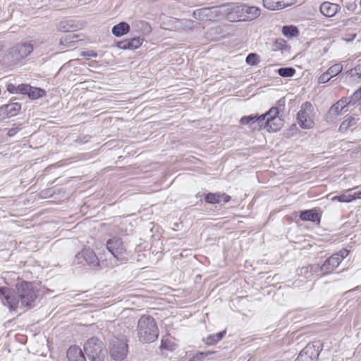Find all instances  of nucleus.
Masks as SVG:
<instances>
[{"label": "nucleus", "instance_id": "obj_1", "mask_svg": "<svg viewBox=\"0 0 361 361\" xmlns=\"http://www.w3.org/2000/svg\"><path fill=\"white\" fill-rule=\"evenodd\" d=\"M0 296L4 297L11 310H15L19 305L31 307L37 293L32 283L21 281L16 284V292L7 287H0Z\"/></svg>", "mask_w": 361, "mask_h": 361}, {"label": "nucleus", "instance_id": "obj_2", "mask_svg": "<svg viewBox=\"0 0 361 361\" xmlns=\"http://www.w3.org/2000/svg\"><path fill=\"white\" fill-rule=\"evenodd\" d=\"M110 257L102 262L105 267L113 268L119 263L128 261L129 255L123 245V241L118 238H112L107 240L106 244Z\"/></svg>", "mask_w": 361, "mask_h": 361}, {"label": "nucleus", "instance_id": "obj_3", "mask_svg": "<svg viewBox=\"0 0 361 361\" xmlns=\"http://www.w3.org/2000/svg\"><path fill=\"white\" fill-rule=\"evenodd\" d=\"M137 335L142 343H152L159 336V329L154 319L149 315H142L137 322Z\"/></svg>", "mask_w": 361, "mask_h": 361}, {"label": "nucleus", "instance_id": "obj_4", "mask_svg": "<svg viewBox=\"0 0 361 361\" xmlns=\"http://www.w3.org/2000/svg\"><path fill=\"white\" fill-rule=\"evenodd\" d=\"M84 350L92 361H102L104 357L102 343L97 338L92 337L87 340L84 345Z\"/></svg>", "mask_w": 361, "mask_h": 361}, {"label": "nucleus", "instance_id": "obj_5", "mask_svg": "<svg viewBox=\"0 0 361 361\" xmlns=\"http://www.w3.org/2000/svg\"><path fill=\"white\" fill-rule=\"evenodd\" d=\"M297 120L302 128L310 129L313 127V106L311 103L306 102L302 104L297 114Z\"/></svg>", "mask_w": 361, "mask_h": 361}, {"label": "nucleus", "instance_id": "obj_6", "mask_svg": "<svg viewBox=\"0 0 361 361\" xmlns=\"http://www.w3.org/2000/svg\"><path fill=\"white\" fill-rule=\"evenodd\" d=\"M102 261L99 259L94 252L90 248H85L77 253L74 259L75 264L86 263L92 267H104L102 263Z\"/></svg>", "mask_w": 361, "mask_h": 361}, {"label": "nucleus", "instance_id": "obj_7", "mask_svg": "<svg viewBox=\"0 0 361 361\" xmlns=\"http://www.w3.org/2000/svg\"><path fill=\"white\" fill-rule=\"evenodd\" d=\"M109 352L114 360H123L128 353V344L124 339L114 338L111 341Z\"/></svg>", "mask_w": 361, "mask_h": 361}, {"label": "nucleus", "instance_id": "obj_8", "mask_svg": "<svg viewBox=\"0 0 361 361\" xmlns=\"http://www.w3.org/2000/svg\"><path fill=\"white\" fill-rule=\"evenodd\" d=\"M221 13L225 15L226 18L230 22L243 21V4H230L221 6Z\"/></svg>", "mask_w": 361, "mask_h": 361}, {"label": "nucleus", "instance_id": "obj_9", "mask_svg": "<svg viewBox=\"0 0 361 361\" xmlns=\"http://www.w3.org/2000/svg\"><path fill=\"white\" fill-rule=\"evenodd\" d=\"M33 51V46L30 42H23L14 46L10 52L14 61H20L26 58Z\"/></svg>", "mask_w": 361, "mask_h": 361}, {"label": "nucleus", "instance_id": "obj_10", "mask_svg": "<svg viewBox=\"0 0 361 361\" xmlns=\"http://www.w3.org/2000/svg\"><path fill=\"white\" fill-rule=\"evenodd\" d=\"M279 114V109L278 107H271L267 113L262 114L261 116H257V121H256V124L253 126V128H266L270 123L271 121L269 119L274 120L273 116H277Z\"/></svg>", "mask_w": 361, "mask_h": 361}, {"label": "nucleus", "instance_id": "obj_11", "mask_svg": "<svg viewBox=\"0 0 361 361\" xmlns=\"http://www.w3.org/2000/svg\"><path fill=\"white\" fill-rule=\"evenodd\" d=\"M296 0H262L263 6L270 11L283 9L295 4Z\"/></svg>", "mask_w": 361, "mask_h": 361}, {"label": "nucleus", "instance_id": "obj_12", "mask_svg": "<svg viewBox=\"0 0 361 361\" xmlns=\"http://www.w3.org/2000/svg\"><path fill=\"white\" fill-rule=\"evenodd\" d=\"M338 257H335L333 255L326 259L323 264L321 266L320 271L322 272V275H326L332 273L341 264Z\"/></svg>", "mask_w": 361, "mask_h": 361}, {"label": "nucleus", "instance_id": "obj_13", "mask_svg": "<svg viewBox=\"0 0 361 361\" xmlns=\"http://www.w3.org/2000/svg\"><path fill=\"white\" fill-rule=\"evenodd\" d=\"M243 21L252 20L258 18L261 14V9L254 6H248L243 4Z\"/></svg>", "mask_w": 361, "mask_h": 361}, {"label": "nucleus", "instance_id": "obj_14", "mask_svg": "<svg viewBox=\"0 0 361 361\" xmlns=\"http://www.w3.org/2000/svg\"><path fill=\"white\" fill-rule=\"evenodd\" d=\"M341 7L338 4L326 1L320 5V12L326 17H333L340 10Z\"/></svg>", "mask_w": 361, "mask_h": 361}, {"label": "nucleus", "instance_id": "obj_15", "mask_svg": "<svg viewBox=\"0 0 361 361\" xmlns=\"http://www.w3.org/2000/svg\"><path fill=\"white\" fill-rule=\"evenodd\" d=\"M68 361H86L82 350L77 346H71L67 351Z\"/></svg>", "mask_w": 361, "mask_h": 361}, {"label": "nucleus", "instance_id": "obj_16", "mask_svg": "<svg viewBox=\"0 0 361 361\" xmlns=\"http://www.w3.org/2000/svg\"><path fill=\"white\" fill-rule=\"evenodd\" d=\"M132 26L134 32L141 35H147L152 31L150 25L144 20L135 21Z\"/></svg>", "mask_w": 361, "mask_h": 361}, {"label": "nucleus", "instance_id": "obj_17", "mask_svg": "<svg viewBox=\"0 0 361 361\" xmlns=\"http://www.w3.org/2000/svg\"><path fill=\"white\" fill-rule=\"evenodd\" d=\"M300 218L302 221L319 222L321 219V215L314 209H309L301 212Z\"/></svg>", "mask_w": 361, "mask_h": 361}, {"label": "nucleus", "instance_id": "obj_18", "mask_svg": "<svg viewBox=\"0 0 361 361\" xmlns=\"http://www.w3.org/2000/svg\"><path fill=\"white\" fill-rule=\"evenodd\" d=\"M348 99H341L334 104L329 109V114L331 116H338L347 105H350L347 102Z\"/></svg>", "mask_w": 361, "mask_h": 361}, {"label": "nucleus", "instance_id": "obj_19", "mask_svg": "<svg viewBox=\"0 0 361 361\" xmlns=\"http://www.w3.org/2000/svg\"><path fill=\"white\" fill-rule=\"evenodd\" d=\"M77 27V25L74 23L73 20L61 21L57 25L58 30L63 32H71L75 30Z\"/></svg>", "mask_w": 361, "mask_h": 361}, {"label": "nucleus", "instance_id": "obj_20", "mask_svg": "<svg viewBox=\"0 0 361 361\" xmlns=\"http://www.w3.org/2000/svg\"><path fill=\"white\" fill-rule=\"evenodd\" d=\"M130 31V25L126 22H121L112 27L111 32L116 37H121Z\"/></svg>", "mask_w": 361, "mask_h": 361}, {"label": "nucleus", "instance_id": "obj_21", "mask_svg": "<svg viewBox=\"0 0 361 361\" xmlns=\"http://www.w3.org/2000/svg\"><path fill=\"white\" fill-rule=\"evenodd\" d=\"M313 346L307 345L299 353L296 361H312V357L310 353H312Z\"/></svg>", "mask_w": 361, "mask_h": 361}, {"label": "nucleus", "instance_id": "obj_22", "mask_svg": "<svg viewBox=\"0 0 361 361\" xmlns=\"http://www.w3.org/2000/svg\"><path fill=\"white\" fill-rule=\"evenodd\" d=\"M358 119H356L354 117L350 116L347 118L345 121H343L340 127H339V131L341 133L346 132L348 129H350L352 127H355L357 124Z\"/></svg>", "mask_w": 361, "mask_h": 361}, {"label": "nucleus", "instance_id": "obj_23", "mask_svg": "<svg viewBox=\"0 0 361 361\" xmlns=\"http://www.w3.org/2000/svg\"><path fill=\"white\" fill-rule=\"evenodd\" d=\"M6 111H7V117H12L16 116L21 109V105L19 103H10L5 104Z\"/></svg>", "mask_w": 361, "mask_h": 361}, {"label": "nucleus", "instance_id": "obj_24", "mask_svg": "<svg viewBox=\"0 0 361 361\" xmlns=\"http://www.w3.org/2000/svg\"><path fill=\"white\" fill-rule=\"evenodd\" d=\"M226 334V331L219 332L215 334L209 335L205 338V343L207 345H214L221 341Z\"/></svg>", "mask_w": 361, "mask_h": 361}, {"label": "nucleus", "instance_id": "obj_25", "mask_svg": "<svg viewBox=\"0 0 361 361\" xmlns=\"http://www.w3.org/2000/svg\"><path fill=\"white\" fill-rule=\"evenodd\" d=\"M348 74L353 82L361 81V63L348 71Z\"/></svg>", "mask_w": 361, "mask_h": 361}, {"label": "nucleus", "instance_id": "obj_26", "mask_svg": "<svg viewBox=\"0 0 361 361\" xmlns=\"http://www.w3.org/2000/svg\"><path fill=\"white\" fill-rule=\"evenodd\" d=\"M274 120L269 119L271 121L270 123H269V126L267 127L268 131H272L276 132L279 130L281 126H282V121L279 117V115L273 116Z\"/></svg>", "mask_w": 361, "mask_h": 361}, {"label": "nucleus", "instance_id": "obj_27", "mask_svg": "<svg viewBox=\"0 0 361 361\" xmlns=\"http://www.w3.org/2000/svg\"><path fill=\"white\" fill-rule=\"evenodd\" d=\"M352 190L349 189L345 191L343 194L337 196H334L331 198L332 201H338L340 202H350L353 201L351 197Z\"/></svg>", "mask_w": 361, "mask_h": 361}, {"label": "nucleus", "instance_id": "obj_28", "mask_svg": "<svg viewBox=\"0 0 361 361\" xmlns=\"http://www.w3.org/2000/svg\"><path fill=\"white\" fill-rule=\"evenodd\" d=\"M46 94L45 90L39 87H33L30 86L28 97L32 99H36L44 97Z\"/></svg>", "mask_w": 361, "mask_h": 361}, {"label": "nucleus", "instance_id": "obj_29", "mask_svg": "<svg viewBox=\"0 0 361 361\" xmlns=\"http://www.w3.org/2000/svg\"><path fill=\"white\" fill-rule=\"evenodd\" d=\"M282 33L286 37H293L298 35V30L296 27L293 25L283 26L282 28Z\"/></svg>", "mask_w": 361, "mask_h": 361}, {"label": "nucleus", "instance_id": "obj_30", "mask_svg": "<svg viewBox=\"0 0 361 361\" xmlns=\"http://www.w3.org/2000/svg\"><path fill=\"white\" fill-rule=\"evenodd\" d=\"M257 121V115H249L243 116L240 122L242 125H249L250 127L253 128Z\"/></svg>", "mask_w": 361, "mask_h": 361}, {"label": "nucleus", "instance_id": "obj_31", "mask_svg": "<svg viewBox=\"0 0 361 361\" xmlns=\"http://www.w3.org/2000/svg\"><path fill=\"white\" fill-rule=\"evenodd\" d=\"M278 73L281 77L289 78L295 75V70L292 67L280 68L278 69Z\"/></svg>", "mask_w": 361, "mask_h": 361}, {"label": "nucleus", "instance_id": "obj_32", "mask_svg": "<svg viewBox=\"0 0 361 361\" xmlns=\"http://www.w3.org/2000/svg\"><path fill=\"white\" fill-rule=\"evenodd\" d=\"M176 345L172 339L169 338H162L161 343V348L172 351L176 348Z\"/></svg>", "mask_w": 361, "mask_h": 361}, {"label": "nucleus", "instance_id": "obj_33", "mask_svg": "<svg viewBox=\"0 0 361 361\" xmlns=\"http://www.w3.org/2000/svg\"><path fill=\"white\" fill-rule=\"evenodd\" d=\"M343 71V65L341 63H336L331 66L326 71L329 75L333 78L338 75Z\"/></svg>", "mask_w": 361, "mask_h": 361}, {"label": "nucleus", "instance_id": "obj_34", "mask_svg": "<svg viewBox=\"0 0 361 361\" xmlns=\"http://www.w3.org/2000/svg\"><path fill=\"white\" fill-rule=\"evenodd\" d=\"M205 201L209 204H219L221 200L219 198V193H208L204 197Z\"/></svg>", "mask_w": 361, "mask_h": 361}, {"label": "nucleus", "instance_id": "obj_35", "mask_svg": "<svg viewBox=\"0 0 361 361\" xmlns=\"http://www.w3.org/2000/svg\"><path fill=\"white\" fill-rule=\"evenodd\" d=\"M130 49L133 50L140 47L143 42V39L140 37H134L128 39Z\"/></svg>", "mask_w": 361, "mask_h": 361}, {"label": "nucleus", "instance_id": "obj_36", "mask_svg": "<svg viewBox=\"0 0 361 361\" xmlns=\"http://www.w3.org/2000/svg\"><path fill=\"white\" fill-rule=\"evenodd\" d=\"M246 63L249 65L254 66L259 63V56L257 54L251 53L246 57Z\"/></svg>", "mask_w": 361, "mask_h": 361}, {"label": "nucleus", "instance_id": "obj_37", "mask_svg": "<svg viewBox=\"0 0 361 361\" xmlns=\"http://www.w3.org/2000/svg\"><path fill=\"white\" fill-rule=\"evenodd\" d=\"M352 190L351 197L353 200L361 199V185L349 189Z\"/></svg>", "mask_w": 361, "mask_h": 361}, {"label": "nucleus", "instance_id": "obj_38", "mask_svg": "<svg viewBox=\"0 0 361 361\" xmlns=\"http://www.w3.org/2000/svg\"><path fill=\"white\" fill-rule=\"evenodd\" d=\"M361 99V86L359 90L355 91L353 94L350 98V100L348 102V104H355L357 102L360 101Z\"/></svg>", "mask_w": 361, "mask_h": 361}, {"label": "nucleus", "instance_id": "obj_39", "mask_svg": "<svg viewBox=\"0 0 361 361\" xmlns=\"http://www.w3.org/2000/svg\"><path fill=\"white\" fill-rule=\"evenodd\" d=\"M332 78L329 75L327 71L322 73L319 78H318V83H326L329 82Z\"/></svg>", "mask_w": 361, "mask_h": 361}, {"label": "nucleus", "instance_id": "obj_40", "mask_svg": "<svg viewBox=\"0 0 361 361\" xmlns=\"http://www.w3.org/2000/svg\"><path fill=\"white\" fill-rule=\"evenodd\" d=\"M18 92L22 93L23 94H28L29 91L30 90V85L27 84H21L18 85Z\"/></svg>", "mask_w": 361, "mask_h": 361}, {"label": "nucleus", "instance_id": "obj_41", "mask_svg": "<svg viewBox=\"0 0 361 361\" xmlns=\"http://www.w3.org/2000/svg\"><path fill=\"white\" fill-rule=\"evenodd\" d=\"M348 255V250L346 249L341 250L338 253H335L333 255L335 257H338L339 259V262L341 263L342 260L345 258Z\"/></svg>", "mask_w": 361, "mask_h": 361}, {"label": "nucleus", "instance_id": "obj_42", "mask_svg": "<svg viewBox=\"0 0 361 361\" xmlns=\"http://www.w3.org/2000/svg\"><path fill=\"white\" fill-rule=\"evenodd\" d=\"M212 354H213V353L210 352V351H207V352H204V353L201 352V353H199L198 354H197L196 358L199 361H203V360H204V359L207 357H208L209 355H211Z\"/></svg>", "mask_w": 361, "mask_h": 361}, {"label": "nucleus", "instance_id": "obj_43", "mask_svg": "<svg viewBox=\"0 0 361 361\" xmlns=\"http://www.w3.org/2000/svg\"><path fill=\"white\" fill-rule=\"evenodd\" d=\"M206 11V8L195 10L193 11V17L196 19H202V17L204 16V13Z\"/></svg>", "mask_w": 361, "mask_h": 361}, {"label": "nucleus", "instance_id": "obj_44", "mask_svg": "<svg viewBox=\"0 0 361 361\" xmlns=\"http://www.w3.org/2000/svg\"><path fill=\"white\" fill-rule=\"evenodd\" d=\"M117 47L122 49H130L128 39L118 42L117 43Z\"/></svg>", "mask_w": 361, "mask_h": 361}, {"label": "nucleus", "instance_id": "obj_45", "mask_svg": "<svg viewBox=\"0 0 361 361\" xmlns=\"http://www.w3.org/2000/svg\"><path fill=\"white\" fill-rule=\"evenodd\" d=\"M307 267H309L310 276H312L313 274L317 273L319 271H320V268H321V267H319V264H311V265L308 266Z\"/></svg>", "mask_w": 361, "mask_h": 361}, {"label": "nucleus", "instance_id": "obj_46", "mask_svg": "<svg viewBox=\"0 0 361 361\" xmlns=\"http://www.w3.org/2000/svg\"><path fill=\"white\" fill-rule=\"evenodd\" d=\"M7 90L10 93H13V94L18 93V86H16L15 85L11 84V83L7 85Z\"/></svg>", "mask_w": 361, "mask_h": 361}, {"label": "nucleus", "instance_id": "obj_47", "mask_svg": "<svg viewBox=\"0 0 361 361\" xmlns=\"http://www.w3.org/2000/svg\"><path fill=\"white\" fill-rule=\"evenodd\" d=\"M219 200H221V202H228L231 200V197L225 193H219Z\"/></svg>", "mask_w": 361, "mask_h": 361}, {"label": "nucleus", "instance_id": "obj_48", "mask_svg": "<svg viewBox=\"0 0 361 361\" xmlns=\"http://www.w3.org/2000/svg\"><path fill=\"white\" fill-rule=\"evenodd\" d=\"M300 274L305 275L307 278L311 276L310 274L309 267H303L300 269Z\"/></svg>", "mask_w": 361, "mask_h": 361}, {"label": "nucleus", "instance_id": "obj_49", "mask_svg": "<svg viewBox=\"0 0 361 361\" xmlns=\"http://www.w3.org/2000/svg\"><path fill=\"white\" fill-rule=\"evenodd\" d=\"M81 56L95 58V57H97V54L93 51H82L81 53Z\"/></svg>", "mask_w": 361, "mask_h": 361}, {"label": "nucleus", "instance_id": "obj_50", "mask_svg": "<svg viewBox=\"0 0 361 361\" xmlns=\"http://www.w3.org/2000/svg\"><path fill=\"white\" fill-rule=\"evenodd\" d=\"M7 117V111H6L5 105L0 106V117Z\"/></svg>", "mask_w": 361, "mask_h": 361}, {"label": "nucleus", "instance_id": "obj_51", "mask_svg": "<svg viewBox=\"0 0 361 361\" xmlns=\"http://www.w3.org/2000/svg\"><path fill=\"white\" fill-rule=\"evenodd\" d=\"M276 44H279V46H278L279 48L282 49L283 46L285 45L286 42L283 39H278L276 41Z\"/></svg>", "mask_w": 361, "mask_h": 361}, {"label": "nucleus", "instance_id": "obj_52", "mask_svg": "<svg viewBox=\"0 0 361 361\" xmlns=\"http://www.w3.org/2000/svg\"><path fill=\"white\" fill-rule=\"evenodd\" d=\"M346 7H347L348 10L354 11L356 8V4L355 3L348 4L346 6Z\"/></svg>", "mask_w": 361, "mask_h": 361}, {"label": "nucleus", "instance_id": "obj_53", "mask_svg": "<svg viewBox=\"0 0 361 361\" xmlns=\"http://www.w3.org/2000/svg\"><path fill=\"white\" fill-rule=\"evenodd\" d=\"M357 20V18L348 19V20H346V23H345V25H350L351 23H354V22H355V20Z\"/></svg>", "mask_w": 361, "mask_h": 361}, {"label": "nucleus", "instance_id": "obj_54", "mask_svg": "<svg viewBox=\"0 0 361 361\" xmlns=\"http://www.w3.org/2000/svg\"><path fill=\"white\" fill-rule=\"evenodd\" d=\"M67 37H68L70 39H71H71H73V38H75V37H77L75 36V34H73V33L69 34ZM75 42V40H74V39H72V40H70L68 42H70V43H71V42Z\"/></svg>", "mask_w": 361, "mask_h": 361}, {"label": "nucleus", "instance_id": "obj_55", "mask_svg": "<svg viewBox=\"0 0 361 361\" xmlns=\"http://www.w3.org/2000/svg\"><path fill=\"white\" fill-rule=\"evenodd\" d=\"M279 106H282L283 108H284L285 101L283 100V99H281L279 101Z\"/></svg>", "mask_w": 361, "mask_h": 361}, {"label": "nucleus", "instance_id": "obj_56", "mask_svg": "<svg viewBox=\"0 0 361 361\" xmlns=\"http://www.w3.org/2000/svg\"><path fill=\"white\" fill-rule=\"evenodd\" d=\"M15 133H16L15 130L14 129H11V130H9V131L8 133V135L9 136H13Z\"/></svg>", "mask_w": 361, "mask_h": 361}, {"label": "nucleus", "instance_id": "obj_57", "mask_svg": "<svg viewBox=\"0 0 361 361\" xmlns=\"http://www.w3.org/2000/svg\"><path fill=\"white\" fill-rule=\"evenodd\" d=\"M120 233H121V235H126V234H128V233H127V230L126 229V231H123V228H121V232H120Z\"/></svg>", "mask_w": 361, "mask_h": 361}, {"label": "nucleus", "instance_id": "obj_58", "mask_svg": "<svg viewBox=\"0 0 361 361\" xmlns=\"http://www.w3.org/2000/svg\"><path fill=\"white\" fill-rule=\"evenodd\" d=\"M78 4H85L87 2V0H78Z\"/></svg>", "mask_w": 361, "mask_h": 361}, {"label": "nucleus", "instance_id": "obj_59", "mask_svg": "<svg viewBox=\"0 0 361 361\" xmlns=\"http://www.w3.org/2000/svg\"><path fill=\"white\" fill-rule=\"evenodd\" d=\"M358 102H359V103H358V104H357V106H358L359 111H361V101H360H360H358Z\"/></svg>", "mask_w": 361, "mask_h": 361}, {"label": "nucleus", "instance_id": "obj_60", "mask_svg": "<svg viewBox=\"0 0 361 361\" xmlns=\"http://www.w3.org/2000/svg\"><path fill=\"white\" fill-rule=\"evenodd\" d=\"M356 35H357L356 34H354V35H353L352 39H350V40H353L354 38H355Z\"/></svg>", "mask_w": 361, "mask_h": 361}, {"label": "nucleus", "instance_id": "obj_61", "mask_svg": "<svg viewBox=\"0 0 361 361\" xmlns=\"http://www.w3.org/2000/svg\"><path fill=\"white\" fill-rule=\"evenodd\" d=\"M360 6H361V0H360Z\"/></svg>", "mask_w": 361, "mask_h": 361}]
</instances>
